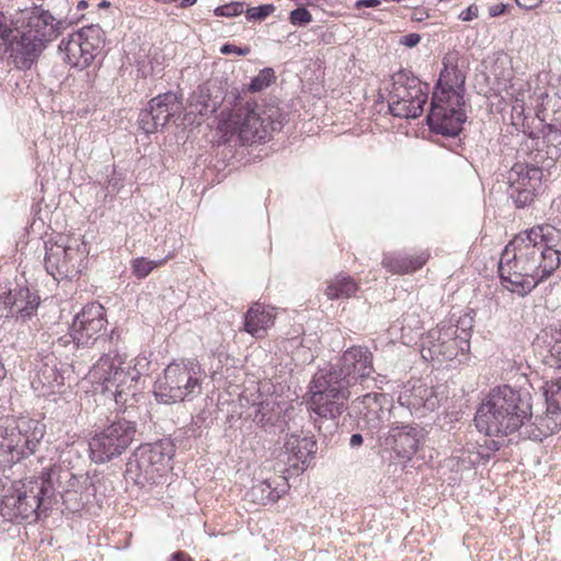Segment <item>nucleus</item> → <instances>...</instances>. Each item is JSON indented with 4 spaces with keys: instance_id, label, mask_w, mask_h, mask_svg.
Segmentation results:
<instances>
[{
    "instance_id": "ea45409f",
    "label": "nucleus",
    "mask_w": 561,
    "mask_h": 561,
    "mask_svg": "<svg viewBox=\"0 0 561 561\" xmlns=\"http://www.w3.org/2000/svg\"><path fill=\"white\" fill-rule=\"evenodd\" d=\"M274 4H262L259 7L248 8L245 18L248 21H263L275 11Z\"/></svg>"
},
{
    "instance_id": "5701e85b",
    "label": "nucleus",
    "mask_w": 561,
    "mask_h": 561,
    "mask_svg": "<svg viewBox=\"0 0 561 561\" xmlns=\"http://www.w3.org/2000/svg\"><path fill=\"white\" fill-rule=\"evenodd\" d=\"M0 301L10 316L25 320L37 309L39 298L27 287L16 285L14 288L0 291Z\"/></svg>"
},
{
    "instance_id": "37998d69",
    "label": "nucleus",
    "mask_w": 561,
    "mask_h": 561,
    "mask_svg": "<svg viewBox=\"0 0 561 561\" xmlns=\"http://www.w3.org/2000/svg\"><path fill=\"white\" fill-rule=\"evenodd\" d=\"M220 53L224 55L236 54L239 56H245L250 53V47H239L233 44H225L221 46Z\"/></svg>"
},
{
    "instance_id": "393cba45",
    "label": "nucleus",
    "mask_w": 561,
    "mask_h": 561,
    "mask_svg": "<svg viewBox=\"0 0 561 561\" xmlns=\"http://www.w3.org/2000/svg\"><path fill=\"white\" fill-rule=\"evenodd\" d=\"M283 348L286 351V356L290 358V362H285V367L289 376L298 380L304 367L314 359L313 353L310 347L302 344L299 335L288 339Z\"/></svg>"
},
{
    "instance_id": "052dcab7",
    "label": "nucleus",
    "mask_w": 561,
    "mask_h": 561,
    "mask_svg": "<svg viewBox=\"0 0 561 561\" xmlns=\"http://www.w3.org/2000/svg\"><path fill=\"white\" fill-rule=\"evenodd\" d=\"M114 334H115V331L113 330V331L111 332V334H110V337H108L110 342H112V341H113V339H114Z\"/></svg>"
},
{
    "instance_id": "f257e3e1",
    "label": "nucleus",
    "mask_w": 561,
    "mask_h": 561,
    "mask_svg": "<svg viewBox=\"0 0 561 561\" xmlns=\"http://www.w3.org/2000/svg\"><path fill=\"white\" fill-rule=\"evenodd\" d=\"M53 13L39 5L0 11V48L3 47L16 68L30 69L46 43L58 36L64 24L79 21L75 0H51Z\"/></svg>"
},
{
    "instance_id": "5fc2aeb1",
    "label": "nucleus",
    "mask_w": 561,
    "mask_h": 561,
    "mask_svg": "<svg viewBox=\"0 0 561 561\" xmlns=\"http://www.w3.org/2000/svg\"><path fill=\"white\" fill-rule=\"evenodd\" d=\"M291 385H294L295 389H294V394H295V399H291L290 400V404L287 407L289 408L291 404H295V400H298L299 402L304 403L301 400H300V394L297 392L296 390V385H295V381H291ZM302 407H305V404H302ZM306 413L308 412V410L306 408H304Z\"/></svg>"
},
{
    "instance_id": "c9c22d12",
    "label": "nucleus",
    "mask_w": 561,
    "mask_h": 561,
    "mask_svg": "<svg viewBox=\"0 0 561 561\" xmlns=\"http://www.w3.org/2000/svg\"><path fill=\"white\" fill-rule=\"evenodd\" d=\"M482 460L488 461L489 456L476 450L474 445H468L458 456V462L461 469H470L479 465Z\"/></svg>"
},
{
    "instance_id": "4c0bfd02",
    "label": "nucleus",
    "mask_w": 561,
    "mask_h": 561,
    "mask_svg": "<svg viewBox=\"0 0 561 561\" xmlns=\"http://www.w3.org/2000/svg\"><path fill=\"white\" fill-rule=\"evenodd\" d=\"M547 404H556L561 408V377L547 381L542 387Z\"/></svg>"
},
{
    "instance_id": "a19ab883",
    "label": "nucleus",
    "mask_w": 561,
    "mask_h": 561,
    "mask_svg": "<svg viewBox=\"0 0 561 561\" xmlns=\"http://www.w3.org/2000/svg\"><path fill=\"white\" fill-rule=\"evenodd\" d=\"M289 21L295 26H305L312 21V15L305 7H299L290 12Z\"/></svg>"
},
{
    "instance_id": "58836bf2",
    "label": "nucleus",
    "mask_w": 561,
    "mask_h": 561,
    "mask_svg": "<svg viewBox=\"0 0 561 561\" xmlns=\"http://www.w3.org/2000/svg\"><path fill=\"white\" fill-rule=\"evenodd\" d=\"M273 80H275L274 70L272 68H264L251 80L249 90L252 92L262 91L267 88Z\"/></svg>"
},
{
    "instance_id": "3c124183",
    "label": "nucleus",
    "mask_w": 561,
    "mask_h": 561,
    "mask_svg": "<svg viewBox=\"0 0 561 561\" xmlns=\"http://www.w3.org/2000/svg\"><path fill=\"white\" fill-rule=\"evenodd\" d=\"M363 436L358 433L353 434L350 438V446L352 448H357L363 444Z\"/></svg>"
},
{
    "instance_id": "de8ad7c7",
    "label": "nucleus",
    "mask_w": 561,
    "mask_h": 561,
    "mask_svg": "<svg viewBox=\"0 0 561 561\" xmlns=\"http://www.w3.org/2000/svg\"><path fill=\"white\" fill-rule=\"evenodd\" d=\"M515 2L519 8L531 10L537 8L542 0H515Z\"/></svg>"
},
{
    "instance_id": "79ce46f5",
    "label": "nucleus",
    "mask_w": 561,
    "mask_h": 561,
    "mask_svg": "<svg viewBox=\"0 0 561 561\" xmlns=\"http://www.w3.org/2000/svg\"><path fill=\"white\" fill-rule=\"evenodd\" d=\"M244 12V2H231L215 10L217 16L232 18Z\"/></svg>"
},
{
    "instance_id": "f704fd0d",
    "label": "nucleus",
    "mask_w": 561,
    "mask_h": 561,
    "mask_svg": "<svg viewBox=\"0 0 561 561\" xmlns=\"http://www.w3.org/2000/svg\"><path fill=\"white\" fill-rule=\"evenodd\" d=\"M551 346L546 364L556 369H561V328H551Z\"/></svg>"
},
{
    "instance_id": "864d4df0",
    "label": "nucleus",
    "mask_w": 561,
    "mask_h": 561,
    "mask_svg": "<svg viewBox=\"0 0 561 561\" xmlns=\"http://www.w3.org/2000/svg\"><path fill=\"white\" fill-rule=\"evenodd\" d=\"M88 8V2L85 0H75L73 12H81Z\"/></svg>"
},
{
    "instance_id": "9d476101",
    "label": "nucleus",
    "mask_w": 561,
    "mask_h": 561,
    "mask_svg": "<svg viewBox=\"0 0 561 561\" xmlns=\"http://www.w3.org/2000/svg\"><path fill=\"white\" fill-rule=\"evenodd\" d=\"M88 244L79 238L59 237L45 242L44 265L56 280L78 277L84 268Z\"/></svg>"
},
{
    "instance_id": "412c9836",
    "label": "nucleus",
    "mask_w": 561,
    "mask_h": 561,
    "mask_svg": "<svg viewBox=\"0 0 561 561\" xmlns=\"http://www.w3.org/2000/svg\"><path fill=\"white\" fill-rule=\"evenodd\" d=\"M440 399L434 387L421 380H414L404 385L398 401L411 412H420L421 415H424L426 412L436 410L440 404Z\"/></svg>"
},
{
    "instance_id": "a878e982",
    "label": "nucleus",
    "mask_w": 561,
    "mask_h": 561,
    "mask_svg": "<svg viewBox=\"0 0 561 561\" xmlns=\"http://www.w3.org/2000/svg\"><path fill=\"white\" fill-rule=\"evenodd\" d=\"M444 68L440 70L434 92H445V96H463L466 77L463 72L453 65L448 57L443 60Z\"/></svg>"
},
{
    "instance_id": "2eb2a0df",
    "label": "nucleus",
    "mask_w": 561,
    "mask_h": 561,
    "mask_svg": "<svg viewBox=\"0 0 561 561\" xmlns=\"http://www.w3.org/2000/svg\"><path fill=\"white\" fill-rule=\"evenodd\" d=\"M444 93H433L427 123L437 134L455 137L462 130L467 118L463 110L465 100L463 96L454 94L449 98Z\"/></svg>"
},
{
    "instance_id": "c03bdc74",
    "label": "nucleus",
    "mask_w": 561,
    "mask_h": 561,
    "mask_svg": "<svg viewBox=\"0 0 561 561\" xmlns=\"http://www.w3.org/2000/svg\"><path fill=\"white\" fill-rule=\"evenodd\" d=\"M478 15H479L478 7L476 4H471L459 14V19L461 21L469 22V21L477 19Z\"/></svg>"
},
{
    "instance_id": "4be33fe9",
    "label": "nucleus",
    "mask_w": 561,
    "mask_h": 561,
    "mask_svg": "<svg viewBox=\"0 0 561 561\" xmlns=\"http://www.w3.org/2000/svg\"><path fill=\"white\" fill-rule=\"evenodd\" d=\"M422 438L421 431L412 425L392 426L385 437V446L403 460H410L417 451Z\"/></svg>"
},
{
    "instance_id": "0eeeda50",
    "label": "nucleus",
    "mask_w": 561,
    "mask_h": 561,
    "mask_svg": "<svg viewBox=\"0 0 561 561\" xmlns=\"http://www.w3.org/2000/svg\"><path fill=\"white\" fill-rule=\"evenodd\" d=\"M204 373L193 360L173 362L163 370L156 383V399L164 404L192 401L202 393Z\"/></svg>"
},
{
    "instance_id": "cd10ccee",
    "label": "nucleus",
    "mask_w": 561,
    "mask_h": 561,
    "mask_svg": "<svg viewBox=\"0 0 561 561\" xmlns=\"http://www.w3.org/2000/svg\"><path fill=\"white\" fill-rule=\"evenodd\" d=\"M426 261L425 253L412 256L385 254L381 264L391 273L408 274L421 268Z\"/></svg>"
},
{
    "instance_id": "a211bd4d",
    "label": "nucleus",
    "mask_w": 561,
    "mask_h": 561,
    "mask_svg": "<svg viewBox=\"0 0 561 561\" xmlns=\"http://www.w3.org/2000/svg\"><path fill=\"white\" fill-rule=\"evenodd\" d=\"M508 196L518 208H524L534 202L541 186L542 169L523 162H516L508 172Z\"/></svg>"
},
{
    "instance_id": "c85d7f7f",
    "label": "nucleus",
    "mask_w": 561,
    "mask_h": 561,
    "mask_svg": "<svg viewBox=\"0 0 561 561\" xmlns=\"http://www.w3.org/2000/svg\"><path fill=\"white\" fill-rule=\"evenodd\" d=\"M359 286L353 277L347 274H339L328 282L324 295L330 300L348 299L353 297Z\"/></svg>"
},
{
    "instance_id": "b1692460",
    "label": "nucleus",
    "mask_w": 561,
    "mask_h": 561,
    "mask_svg": "<svg viewBox=\"0 0 561 561\" xmlns=\"http://www.w3.org/2000/svg\"><path fill=\"white\" fill-rule=\"evenodd\" d=\"M561 430V408L556 404H547L543 416L536 419V422L528 421L520 435L534 440H541Z\"/></svg>"
},
{
    "instance_id": "7c9ffc66",
    "label": "nucleus",
    "mask_w": 561,
    "mask_h": 561,
    "mask_svg": "<svg viewBox=\"0 0 561 561\" xmlns=\"http://www.w3.org/2000/svg\"><path fill=\"white\" fill-rule=\"evenodd\" d=\"M51 494L53 484L49 473H43L38 479L30 480L27 484H24V491L19 493V495H36L39 497V504Z\"/></svg>"
},
{
    "instance_id": "2f4dec72",
    "label": "nucleus",
    "mask_w": 561,
    "mask_h": 561,
    "mask_svg": "<svg viewBox=\"0 0 561 561\" xmlns=\"http://www.w3.org/2000/svg\"><path fill=\"white\" fill-rule=\"evenodd\" d=\"M542 142L546 145V154L551 160L561 156V130L553 125H547L543 130Z\"/></svg>"
},
{
    "instance_id": "1a4fd4ad",
    "label": "nucleus",
    "mask_w": 561,
    "mask_h": 561,
    "mask_svg": "<svg viewBox=\"0 0 561 561\" xmlns=\"http://www.w3.org/2000/svg\"><path fill=\"white\" fill-rule=\"evenodd\" d=\"M174 445L170 440L139 446L126 463V479L140 488L159 484L170 469Z\"/></svg>"
},
{
    "instance_id": "c756f323",
    "label": "nucleus",
    "mask_w": 561,
    "mask_h": 561,
    "mask_svg": "<svg viewBox=\"0 0 561 561\" xmlns=\"http://www.w3.org/2000/svg\"><path fill=\"white\" fill-rule=\"evenodd\" d=\"M507 94L514 100L515 104L513 105V110L515 111L524 110L527 101V94L530 101L534 99V96H536V101L542 100L543 96H547L545 91H540L539 93L535 92L534 95H530L529 83L523 79H515L512 81L507 88Z\"/></svg>"
},
{
    "instance_id": "09e8293b",
    "label": "nucleus",
    "mask_w": 561,
    "mask_h": 561,
    "mask_svg": "<svg viewBox=\"0 0 561 561\" xmlns=\"http://www.w3.org/2000/svg\"><path fill=\"white\" fill-rule=\"evenodd\" d=\"M507 5L504 3H496L489 9V14L492 18L500 16L505 13Z\"/></svg>"
},
{
    "instance_id": "39448f33",
    "label": "nucleus",
    "mask_w": 561,
    "mask_h": 561,
    "mask_svg": "<svg viewBox=\"0 0 561 561\" xmlns=\"http://www.w3.org/2000/svg\"><path fill=\"white\" fill-rule=\"evenodd\" d=\"M306 411L302 403L295 400V404L283 410V432L288 431L283 446V480L300 476L309 466L310 459L317 450V443L311 435L302 431Z\"/></svg>"
},
{
    "instance_id": "6e6552de",
    "label": "nucleus",
    "mask_w": 561,
    "mask_h": 561,
    "mask_svg": "<svg viewBox=\"0 0 561 561\" xmlns=\"http://www.w3.org/2000/svg\"><path fill=\"white\" fill-rule=\"evenodd\" d=\"M45 435L39 421L21 417L0 421V463L12 465L35 453Z\"/></svg>"
},
{
    "instance_id": "20e7f679",
    "label": "nucleus",
    "mask_w": 561,
    "mask_h": 561,
    "mask_svg": "<svg viewBox=\"0 0 561 561\" xmlns=\"http://www.w3.org/2000/svg\"><path fill=\"white\" fill-rule=\"evenodd\" d=\"M89 377L119 409L131 405L141 391V373L137 369L136 359H128L117 351L110 350L103 354L91 368Z\"/></svg>"
},
{
    "instance_id": "6ab92c4d",
    "label": "nucleus",
    "mask_w": 561,
    "mask_h": 561,
    "mask_svg": "<svg viewBox=\"0 0 561 561\" xmlns=\"http://www.w3.org/2000/svg\"><path fill=\"white\" fill-rule=\"evenodd\" d=\"M270 123L256 112V105L245 103L234 108L229 119V127L233 134H237L242 145H251L266 139L268 136V125L278 121V115H268Z\"/></svg>"
},
{
    "instance_id": "603ef678",
    "label": "nucleus",
    "mask_w": 561,
    "mask_h": 561,
    "mask_svg": "<svg viewBox=\"0 0 561 561\" xmlns=\"http://www.w3.org/2000/svg\"><path fill=\"white\" fill-rule=\"evenodd\" d=\"M171 559L173 561H193V559L191 557H188L185 552H182V551L174 552L171 556Z\"/></svg>"
},
{
    "instance_id": "6e6d98bb",
    "label": "nucleus",
    "mask_w": 561,
    "mask_h": 561,
    "mask_svg": "<svg viewBox=\"0 0 561 561\" xmlns=\"http://www.w3.org/2000/svg\"><path fill=\"white\" fill-rule=\"evenodd\" d=\"M197 0H181V7L182 8H187V7H192L196 3Z\"/></svg>"
},
{
    "instance_id": "f8f14e48",
    "label": "nucleus",
    "mask_w": 561,
    "mask_h": 561,
    "mask_svg": "<svg viewBox=\"0 0 561 561\" xmlns=\"http://www.w3.org/2000/svg\"><path fill=\"white\" fill-rule=\"evenodd\" d=\"M427 93L423 90L419 78L409 70H400L392 76V89L388 105L393 116L416 118L423 113Z\"/></svg>"
},
{
    "instance_id": "423d86ee",
    "label": "nucleus",
    "mask_w": 561,
    "mask_h": 561,
    "mask_svg": "<svg viewBox=\"0 0 561 561\" xmlns=\"http://www.w3.org/2000/svg\"><path fill=\"white\" fill-rule=\"evenodd\" d=\"M310 394V409L319 417L316 420L319 431L333 433L351 397L350 389L340 385L336 377H330L327 369H320L311 380Z\"/></svg>"
},
{
    "instance_id": "473e14b6",
    "label": "nucleus",
    "mask_w": 561,
    "mask_h": 561,
    "mask_svg": "<svg viewBox=\"0 0 561 561\" xmlns=\"http://www.w3.org/2000/svg\"><path fill=\"white\" fill-rule=\"evenodd\" d=\"M172 255H167L161 260H149L145 256H139L130 261V267L134 276L139 279L146 278L154 268L164 265Z\"/></svg>"
},
{
    "instance_id": "bb28decb",
    "label": "nucleus",
    "mask_w": 561,
    "mask_h": 561,
    "mask_svg": "<svg viewBox=\"0 0 561 561\" xmlns=\"http://www.w3.org/2000/svg\"><path fill=\"white\" fill-rule=\"evenodd\" d=\"M274 308L254 304L245 314L244 328L248 333L261 337L275 320Z\"/></svg>"
},
{
    "instance_id": "49530a36",
    "label": "nucleus",
    "mask_w": 561,
    "mask_h": 561,
    "mask_svg": "<svg viewBox=\"0 0 561 561\" xmlns=\"http://www.w3.org/2000/svg\"><path fill=\"white\" fill-rule=\"evenodd\" d=\"M265 488L268 490L266 500L270 502H276L279 499V494L275 490H272L270 483H267L266 481H264L260 485L255 486L253 489V491L260 489L262 492H264Z\"/></svg>"
},
{
    "instance_id": "a18cd8bd",
    "label": "nucleus",
    "mask_w": 561,
    "mask_h": 561,
    "mask_svg": "<svg viewBox=\"0 0 561 561\" xmlns=\"http://www.w3.org/2000/svg\"><path fill=\"white\" fill-rule=\"evenodd\" d=\"M420 41L421 36L417 33H410L400 38V44L407 47H414L420 43Z\"/></svg>"
},
{
    "instance_id": "aec40b11",
    "label": "nucleus",
    "mask_w": 561,
    "mask_h": 561,
    "mask_svg": "<svg viewBox=\"0 0 561 561\" xmlns=\"http://www.w3.org/2000/svg\"><path fill=\"white\" fill-rule=\"evenodd\" d=\"M181 98L172 91L161 93L149 101L148 107L139 113L138 124L146 134L163 127L171 117L182 112Z\"/></svg>"
},
{
    "instance_id": "f3484780",
    "label": "nucleus",
    "mask_w": 561,
    "mask_h": 561,
    "mask_svg": "<svg viewBox=\"0 0 561 561\" xmlns=\"http://www.w3.org/2000/svg\"><path fill=\"white\" fill-rule=\"evenodd\" d=\"M374 371L373 353L365 346L347 348L339 366L327 370L330 377H336V381L348 389L366 381Z\"/></svg>"
},
{
    "instance_id": "7ed1b4c3",
    "label": "nucleus",
    "mask_w": 561,
    "mask_h": 561,
    "mask_svg": "<svg viewBox=\"0 0 561 561\" xmlns=\"http://www.w3.org/2000/svg\"><path fill=\"white\" fill-rule=\"evenodd\" d=\"M530 400L529 392L507 385L493 389L476 413L478 431L488 436H506L523 431L533 415Z\"/></svg>"
},
{
    "instance_id": "4468645a",
    "label": "nucleus",
    "mask_w": 561,
    "mask_h": 561,
    "mask_svg": "<svg viewBox=\"0 0 561 561\" xmlns=\"http://www.w3.org/2000/svg\"><path fill=\"white\" fill-rule=\"evenodd\" d=\"M103 44V31L99 25H90L64 38L59 53L70 67L88 68L100 53Z\"/></svg>"
},
{
    "instance_id": "72a5a7b5",
    "label": "nucleus",
    "mask_w": 561,
    "mask_h": 561,
    "mask_svg": "<svg viewBox=\"0 0 561 561\" xmlns=\"http://www.w3.org/2000/svg\"><path fill=\"white\" fill-rule=\"evenodd\" d=\"M191 105L194 106L201 115H207L216 111L218 103L210 99V93L207 88L199 87L192 95Z\"/></svg>"
},
{
    "instance_id": "9b49d317",
    "label": "nucleus",
    "mask_w": 561,
    "mask_h": 561,
    "mask_svg": "<svg viewBox=\"0 0 561 561\" xmlns=\"http://www.w3.org/2000/svg\"><path fill=\"white\" fill-rule=\"evenodd\" d=\"M463 327L451 323H440L430 330L422 342V356L431 360H451L460 352L469 350L471 319L459 321Z\"/></svg>"
},
{
    "instance_id": "bf43d9fd",
    "label": "nucleus",
    "mask_w": 561,
    "mask_h": 561,
    "mask_svg": "<svg viewBox=\"0 0 561 561\" xmlns=\"http://www.w3.org/2000/svg\"><path fill=\"white\" fill-rule=\"evenodd\" d=\"M108 5H110V3L105 0L100 3V7H108Z\"/></svg>"
},
{
    "instance_id": "4d7b16f0",
    "label": "nucleus",
    "mask_w": 561,
    "mask_h": 561,
    "mask_svg": "<svg viewBox=\"0 0 561 561\" xmlns=\"http://www.w3.org/2000/svg\"><path fill=\"white\" fill-rule=\"evenodd\" d=\"M296 2H305L306 4H309V5H312L314 4L318 0H295Z\"/></svg>"
},
{
    "instance_id": "e433bc0d",
    "label": "nucleus",
    "mask_w": 561,
    "mask_h": 561,
    "mask_svg": "<svg viewBox=\"0 0 561 561\" xmlns=\"http://www.w3.org/2000/svg\"><path fill=\"white\" fill-rule=\"evenodd\" d=\"M14 506L22 518H28L39 508V497L36 495H18Z\"/></svg>"
},
{
    "instance_id": "f03ea898",
    "label": "nucleus",
    "mask_w": 561,
    "mask_h": 561,
    "mask_svg": "<svg viewBox=\"0 0 561 561\" xmlns=\"http://www.w3.org/2000/svg\"><path fill=\"white\" fill-rule=\"evenodd\" d=\"M561 264V230L535 226L516 234L499 262L503 286L525 296L547 279Z\"/></svg>"
},
{
    "instance_id": "13d9d810",
    "label": "nucleus",
    "mask_w": 561,
    "mask_h": 561,
    "mask_svg": "<svg viewBox=\"0 0 561 561\" xmlns=\"http://www.w3.org/2000/svg\"><path fill=\"white\" fill-rule=\"evenodd\" d=\"M66 339H67V336H65V337H60V339H59V343H64V344L68 343V342H69V340H66Z\"/></svg>"
},
{
    "instance_id": "8fccbe9b",
    "label": "nucleus",
    "mask_w": 561,
    "mask_h": 561,
    "mask_svg": "<svg viewBox=\"0 0 561 561\" xmlns=\"http://www.w3.org/2000/svg\"><path fill=\"white\" fill-rule=\"evenodd\" d=\"M380 4V0H357L355 2V8H376Z\"/></svg>"
},
{
    "instance_id": "ddd939ff",
    "label": "nucleus",
    "mask_w": 561,
    "mask_h": 561,
    "mask_svg": "<svg viewBox=\"0 0 561 561\" xmlns=\"http://www.w3.org/2000/svg\"><path fill=\"white\" fill-rule=\"evenodd\" d=\"M135 435V423L126 420L111 423L90 439L91 459L96 463H104L119 457L130 446Z\"/></svg>"
},
{
    "instance_id": "dca6fc26",
    "label": "nucleus",
    "mask_w": 561,
    "mask_h": 561,
    "mask_svg": "<svg viewBox=\"0 0 561 561\" xmlns=\"http://www.w3.org/2000/svg\"><path fill=\"white\" fill-rule=\"evenodd\" d=\"M106 324L104 307L99 302L88 304L75 316L69 337L77 347H91L98 341H106L103 339Z\"/></svg>"
}]
</instances>
